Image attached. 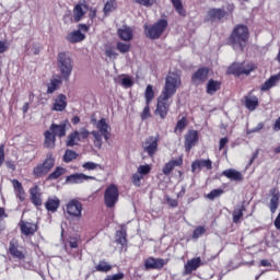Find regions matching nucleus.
Listing matches in <instances>:
<instances>
[{
  "label": "nucleus",
  "mask_w": 280,
  "mask_h": 280,
  "mask_svg": "<svg viewBox=\"0 0 280 280\" xmlns=\"http://www.w3.org/2000/svg\"><path fill=\"white\" fill-rule=\"evenodd\" d=\"M39 51H40V45L34 44L33 45V54L36 56L39 54Z\"/></svg>",
  "instance_id": "nucleus-62"
},
{
  "label": "nucleus",
  "mask_w": 280,
  "mask_h": 280,
  "mask_svg": "<svg viewBox=\"0 0 280 280\" xmlns=\"http://www.w3.org/2000/svg\"><path fill=\"white\" fill-rule=\"evenodd\" d=\"M226 143H229V139L222 138V139L220 140L219 150H223V149H224V145H226Z\"/></svg>",
  "instance_id": "nucleus-61"
},
{
  "label": "nucleus",
  "mask_w": 280,
  "mask_h": 280,
  "mask_svg": "<svg viewBox=\"0 0 280 280\" xmlns=\"http://www.w3.org/2000/svg\"><path fill=\"white\" fill-rule=\"evenodd\" d=\"M65 108H67V96L65 94H60L55 100L52 110L61 113L62 110H65Z\"/></svg>",
  "instance_id": "nucleus-22"
},
{
  "label": "nucleus",
  "mask_w": 280,
  "mask_h": 280,
  "mask_svg": "<svg viewBox=\"0 0 280 280\" xmlns=\"http://www.w3.org/2000/svg\"><path fill=\"white\" fill-rule=\"evenodd\" d=\"M273 130L276 132H279V130H280V117L276 120V122L273 125Z\"/></svg>",
  "instance_id": "nucleus-63"
},
{
  "label": "nucleus",
  "mask_w": 280,
  "mask_h": 280,
  "mask_svg": "<svg viewBox=\"0 0 280 280\" xmlns=\"http://www.w3.org/2000/svg\"><path fill=\"white\" fill-rule=\"evenodd\" d=\"M10 50V42L7 39L0 40V54H5V51Z\"/></svg>",
  "instance_id": "nucleus-50"
},
{
  "label": "nucleus",
  "mask_w": 280,
  "mask_h": 280,
  "mask_svg": "<svg viewBox=\"0 0 280 280\" xmlns=\"http://www.w3.org/2000/svg\"><path fill=\"white\" fill-rule=\"evenodd\" d=\"M222 176H225V178H229L230 180H243L244 178L242 174L234 168L223 171Z\"/></svg>",
  "instance_id": "nucleus-28"
},
{
  "label": "nucleus",
  "mask_w": 280,
  "mask_h": 280,
  "mask_svg": "<svg viewBox=\"0 0 280 280\" xmlns=\"http://www.w3.org/2000/svg\"><path fill=\"white\" fill-rule=\"evenodd\" d=\"M185 126H187V120L182 118L176 125V130H185Z\"/></svg>",
  "instance_id": "nucleus-57"
},
{
  "label": "nucleus",
  "mask_w": 280,
  "mask_h": 280,
  "mask_svg": "<svg viewBox=\"0 0 280 280\" xmlns=\"http://www.w3.org/2000/svg\"><path fill=\"white\" fill-rule=\"evenodd\" d=\"M120 84L121 86H124V89H130V86H132V84H135V81H132V78L122 74L120 75Z\"/></svg>",
  "instance_id": "nucleus-40"
},
{
  "label": "nucleus",
  "mask_w": 280,
  "mask_h": 280,
  "mask_svg": "<svg viewBox=\"0 0 280 280\" xmlns=\"http://www.w3.org/2000/svg\"><path fill=\"white\" fill-rule=\"evenodd\" d=\"M74 159H78V153L71 150H67L63 155V161L66 163H71V161H74Z\"/></svg>",
  "instance_id": "nucleus-44"
},
{
  "label": "nucleus",
  "mask_w": 280,
  "mask_h": 280,
  "mask_svg": "<svg viewBox=\"0 0 280 280\" xmlns=\"http://www.w3.org/2000/svg\"><path fill=\"white\" fill-rule=\"evenodd\" d=\"M221 83L220 81H215L213 79L209 80L207 83V93L208 95H214L220 91Z\"/></svg>",
  "instance_id": "nucleus-30"
},
{
  "label": "nucleus",
  "mask_w": 280,
  "mask_h": 280,
  "mask_svg": "<svg viewBox=\"0 0 280 280\" xmlns=\"http://www.w3.org/2000/svg\"><path fill=\"white\" fill-rule=\"evenodd\" d=\"M202 166H200V161H196L191 164L192 172H196V170H201Z\"/></svg>",
  "instance_id": "nucleus-60"
},
{
  "label": "nucleus",
  "mask_w": 280,
  "mask_h": 280,
  "mask_svg": "<svg viewBox=\"0 0 280 280\" xmlns=\"http://www.w3.org/2000/svg\"><path fill=\"white\" fill-rule=\"evenodd\" d=\"M12 184H13L15 194H18L20 200H23V198H24V197H23V196H24L23 185H21L20 182L16 180V179H13V180H12Z\"/></svg>",
  "instance_id": "nucleus-41"
},
{
  "label": "nucleus",
  "mask_w": 280,
  "mask_h": 280,
  "mask_svg": "<svg viewBox=\"0 0 280 280\" xmlns=\"http://www.w3.org/2000/svg\"><path fill=\"white\" fill-rule=\"evenodd\" d=\"M45 148L54 149L56 148V136L50 131L47 130L45 133Z\"/></svg>",
  "instance_id": "nucleus-31"
},
{
  "label": "nucleus",
  "mask_w": 280,
  "mask_h": 280,
  "mask_svg": "<svg viewBox=\"0 0 280 280\" xmlns=\"http://www.w3.org/2000/svg\"><path fill=\"white\" fill-rule=\"evenodd\" d=\"M88 11H89V8H86V4H77L73 11L74 21L77 23L79 21H82V18L86 14Z\"/></svg>",
  "instance_id": "nucleus-25"
},
{
  "label": "nucleus",
  "mask_w": 280,
  "mask_h": 280,
  "mask_svg": "<svg viewBox=\"0 0 280 280\" xmlns=\"http://www.w3.org/2000/svg\"><path fill=\"white\" fill-rule=\"evenodd\" d=\"M135 1L140 5H144V8H151V5H154V0H135Z\"/></svg>",
  "instance_id": "nucleus-54"
},
{
  "label": "nucleus",
  "mask_w": 280,
  "mask_h": 280,
  "mask_svg": "<svg viewBox=\"0 0 280 280\" xmlns=\"http://www.w3.org/2000/svg\"><path fill=\"white\" fill-rule=\"evenodd\" d=\"M124 279V273L122 272H118L115 275H109L105 278V280H121Z\"/></svg>",
  "instance_id": "nucleus-55"
},
{
  "label": "nucleus",
  "mask_w": 280,
  "mask_h": 280,
  "mask_svg": "<svg viewBox=\"0 0 280 280\" xmlns=\"http://www.w3.org/2000/svg\"><path fill=\"white\" fill-rule=\"evenodd\" d=\"M275 226H276V229L280 230V212H279L278 217L275 220Z\"/></svg>",
  "instance_id": "nucleus-64"
},
{
  "label": "nucleus",
  "mask_w": 280,
  "mask_h": 280,
  "mask_svg": "<svg viewBox=\"0 0 280 280\" xmlns=\"http://www.w3.org/2000/svg\"><path fill=\"white\" fill-rule=\"evenodd\" d=\"M226 16V11L223 9H210L207 13L208 21H220Z\"/></svg>",
  "instance_id": "nucleus-21"
},
{
  "label": "nucleus",
  "mask_w": 280,
  "mask_h": 280,
  "mask_svg": "<svg viewBox=\"0 0 280 280\" xmlns=\"http://www.w3.org/2000/svg\"><path fill=\"white\" fill-rule=\"evenodd\" d=\"M60 84H62V80L60 79V77L52 78L47 84V93H55V91H58V86H60Z\"/></svg>",
  "instance_id": "nucleus-32"
},
{
  "label": "nucleus",
  "mask_w": 280,
  "mask_h": 280,
  "mask_svg": "<svg viewBox=\"0 0 280 280\" xmlns=\"http://www.w3.org/2000/svg\"><path fill=\"white\" fill-rule=\"evenodd\" d=\"M89 130L86 128H81L79 131H73L71 132L66 141V145L68 148H73V145H78V143L84 139H89Z\"/></svg>",
  "instance_id": "nucleus-8"
},
{
  "label": "nucleus",
  "mask_w": 280,
  "mask_h": 280,
  "mask_svg": "<svg viewBox=\"0 0 280 280\" xmlns=\"http://www.w3.org/2000/svg\"><path fill=\"white\" fill-rule=\"evenodd\" d=\"M178 86H180V77L176 73H170L165 79V85L161 95L172 98L173 95H176Z\"/></svg>",
  "instance_id": "nucleus-5"
},
{
  "label": "nucleus",
  "mask_w": 280,
  "mask_h": 280,
  "mask_svg": "<svg viewBox=\"0 0 280 280\" xmlns=\"http://www.w3.org/2000/svg\"><path fill=\"white\" fill-rule=\"evenodd\" d=\"M166 264L164 259L150 257L144 260V268L145 270H161Z\"/></svg>",
  "instance_id": "nucleus-13"
},
{
  "label": "nucleus",
  "mask_w": 280,
  "mask_h": 280,
  "mask_svg": "<svg viewBox=\"0 0 280 280\" xmlns=\"http://www.w3.org/2000/svg\"><path fill=\"white\" fill-rule=\"evenodd\" d=\"M68 126H69V120H65L59 125L52 124L49 130L55 137H66Z\"/></svg>",
  "instance_id": "nucleus-17"
},
{
  "label": "nucleus",
  "mask_w": 280,
  "mask_h": 280,
  "mask_svg": "<svg viewBox=\"0 0 280 280\" xmlns=\"http://www.w3.org/2000/svg\"><path fill=\"white\" fill-rule=\"evenodd\" d=\"M209 78V69L208 68H199L191 77L192 82L198 84H203V82H207V79Z\"/></svg>",
  "instance_id": "nucleus-15"
},
{
  "label": "nucleus",
  "mask_w": 280,
  "mask_h": 280,
  "mask_svg": "<svg viewBox=\"0 0 280 280\" xmlns=\"http://www.w3.org/2000/svg\"><path fill=\"white\" fill-rule=\"evenodd\" d=\"M170 100V96H164L163 94H160L158 97V105L154 113L161 117V119H165V117H167L170 106H172V101Z\"/></svg>",
  "instance_id": "nucleus-7"
},
{
  "label": "nucleus",
  "mask_w": 280,
  "mask_h": 280,
  "mask_svg": "<svg viewBox=\"0 0 280 280\" xmlns=\"http://www.w3.org/2000/svg\"><path fill=\"white\" fill-rule=\"evenodd\" d=\"M142 148L149 156H154L159 150V136L149 137L142 144Z\"/></svg>",
  "instance_id": "nucleus-12"
},
{
  "label": "nucleus",
  "mask_w": 280,
  "mask_h": 280,
  "mask_svg": "<svg viewBox=\"0 0 280 280\" xmlns=\"http://www.w3.org/2000/svg\"><path fill=\"white\" fill-rule=\"evenodd\" d=\"M253 71H255V65L253 63H249L247 66H244L243 63H233L229 68V73H233L234 75H242L243 73L245 75H248Z\"/></svg>",
  "instance_id": "nucleus-11"
},
{
  "label": "nucleus",
  "mask_w": 280,
  "mask_h": 280,
  "mask_svg": "<svg viewBox=\"0 0 280 280\" xmlns=\"http://www.w3.org/2000/svg\"><path fill=\"white\" fill-rule=\"evenodd\" d=\"M9 253L15 259H20V260L25 259V253L19 249V241L16 238H13L10 241Z\"/></svg>",
  "instance_id": "nucleus-14"
},
{
  "label": "nucleus",
  "mask_w": 280,
  "mask_h": 280,
  "mask_svg": "<svg viewBox=\"0 0 280 280\" xmlns=\"http://www.w3.org/2000/svg\"><path fill=\"white\" fill-rule=\"evenodd\" d=\"M116 47L120 54H128V51H130V44H124L119 42Z\"/></svg>",
  "instance_id": "nucleus-48"
},
{
  "label": "nucleus",
  "mask_w": 280,
  "mask_h": 280,
  "mask_svg": "<svg viewBox=\"0 0 280 280\" xmlns=\"http://www.w3.org/2000/svg\"><path fill=\"white\" fill-rule=\"evenodd\" d=\"M224 194V190L222 189H214L210 194L207 195V198L209 200H215V198H220Z\"/></svg>",
  "instance_id": "nucleus-45"
},
{
  "label": "nucleus",
  "mask_w": 280,
  "mask_h": 280,
  "mask_svg": "<svg viewBox=\"0 0 280 280\" xmlns=\"http://www.w3.org/2000/svg\"><path fill=\"white\" fill-rule=\"evenodd\" d=\"M95 270L97 272H110L113 270V265L108 264L106 260H101L95 266Z\"/></svg>",
  "instance_id": "nucleus-37"
},
{
  "label": "nucleus",
  "mask_w": 280,
  "mask_h": 280,
  "mask_svg": "<svg viewBox=\"0 0 280 280\" xmlns=\"http://www.w3.org/2000/svg\"><path fill=\"white\" fill-rule=\"evenodd\" d=\"M171 3L173 8L175 9V12L179 14V16H187V11L185 10V7L183 5L182 0H171Z\"/></svg>",
  "instance_id": "nucleus-34"
},
{
  "label": "nucleus",
  "mask_w": 280,
  "mask_h": 280,
  "mask_svg": "<svg viewBox=\"0 0 280 280\" xmlns=\"http://www.w3.org/2000/svg\"><path fill=\"white\" fill-rule=\"evenodd\" d=\"M54 165H56V159H54L51 155H48L42 165H38L34 168L35 176H45L46 174H49Z\"/></svg>",
  "instance_id": "nucleus-9"
},
{
  "label": "nucleus",
  "mask_w": 280,
  "mask_h": 280,
  "mask_svg": "<svg viewBox=\"0 0 280 280\" xmlns=\"http://www.w3.org/2000/svg\"><path fill=\"white\" fill-rule=\"evenodd\" d=\"M245 106L247 110H255L257 106H259V98L249 93L247 96H245Z\"/></svg>",
  "instance_id": "nucleus-24"
},
{
  "label": "nucleus",
  "mask_w": 280,
  "mask_h": 280,
  "mask_svg": "<svg viewBox=\"0 0 280 280\" xmlns=\"http://www.w3.org/2000/svg\"><path fill=\"white\" fill-rule=\"evenodd\" d=\"M82 167H84V170H89V171H93L100 167V164L94 163V162H86L82 165Z\"/></svg>",
  "instance_id": "nucleus-53"
},
{
  "label": "nucleus",
  "mask_w": 280,
  "mask_h": 280,
  "mask_svg": "<svg viewBox=\"0 0 280 280\" xmlns=\"http://www.w3.org/2000/svg\"><path fill=\"white\" fill-rule=\"evenodd\" d=\"M96 128L98 131H92V135L94 137L96 148H102V137H104L105 141L110 139V125H108L106 118H102L97 121Z\"/></svg>",
  "instance_id": "nucleus-2"
},
{
  "label": "nucleus",
  "mask_w": 280,
  "mask_h": 280,
  "mask_svg": "<svg viewBox=\"0 0 280 280\" xmlns=\"http://www.w3.org/2000/svg\"><path fill=\"white\" fill-rule=\"evenodd\" d=\"M70 218H82V203L75 199L70 200L65 208Z\"/></svg>",
  "instance_id": "nucleus-10"
},
{
  "label": "nucleus",
  "mask_w": 280,
  "mask_h": 280,
  "mask_svg": "<svg viewBox=\"0 0 280 280\" xmlns=\"http://www.w3.org/2000/svg\"><path fill=\"white\" fill-rule=\"evenodd\" d=\"M200 264H202V259H200V257L188 260L184 266V275H191L194 270H198V268H200Z\"/></svg>",
  "instance_id": "nucleus-18"
},
{
  "label": "nucleus",
  "mask_w": 280,
  "mask_h": 280,
  "mask_svg": "<svg viewBox=\"0 0 280 280\" xmlns=\"http://www.w3.org/2000/svg\"><path fill=\"white\" fill-rule=\"evenodd\" d=\"M20 229L23 235H34L35 232L38 231L36 223H32L30 221H21Z\"/></svg>",
  "instance_id": "nucleus-19"
},
{
  "label": "nucleus",
  "mask_w": 280,
  "mask_h": 280,
  "mask_svg": "<svg viewBox=\"0 0 280 280\" xmlns=\"http://www.w3.org/2000/svg\"><path fill=\"white\" fill-rule=\"evenodd\" d=\"M279 198H280L279 191H275L269 203V209L271 213L277 212V209L279 207Z\"/></svg>",
  "instance_id": "nucleus-36"
},
{
  "label": "nucleus",
  "mask_w": 280,
  "mask_h": 280,
  "mask_svg": "<svg viewBox=\"0 0 280 280\" xmlns=\"http://www.w3.org/2000/svg\"><path fill=\"white\" fill-rule=\"evenodd\" d=\"M116 242L120 244V246H126V233L119 231L116 233Z\"/></svg>",
  "instance_id": "nucleus-46"
},
{
  "label": "nucleus",
  "mask_w": 280,
  "mask_h": 280,
  "mask_svg": "<svg viewBox=\"0 0 280 280\" xmlns=\"http://www.w3.org/2000/svg\"><path fill=\"white\" fill-rule=\"evenodd\" d=\"M178 165H183V160H172L165 164L162 172L163 174H165V176H170V174H172V171Z\"/></svg>",
  "instance_id": "nucleus-29"
},
{
  "label": "nucleus",
  "mask_w": 280,
  "mask_h": 280,
  "mask_svg": "<svg viewBox=\"0 0 280 280\" xmlns=\"http://www.w3.org/2000/svg\"><path fill=\"white\" fill-rule=\"evenodd\" d=\"M131 180L136 187H141V180H143V175H140V173H135L131 177Z\"/></svg>",
  "instance_id": "nucleus-47"
},
{
  "label": "nucleus",
  "mask_w": 280,
  "mask_h": 280,
  "mask_svg": "<svg viewBox=\"0 0 280 280\" xmlns=\"http://www.w3.org/2000/svg\"><path fill=\"white\" fill-rule=\"evenodd\" d=\"M244 217V207L237 208L233 211V222L237 223Z\"/></svg>",
  "instance_id": "nucleus-43"
},
{
  "label": "nucleus",
  "mask_w": 280,
  "mask_h": 280,
  "mask_svg": "<svg viewBox=\"0 0 280 280\" xmlns=\"http://www.w3.org/2000/svg\"><path fill=\"white\" fill-rule=\"evenodd\" d=\"M150 116H151L150 105L147 104V106L143 108V112L141 114V119H148Z\"/></svg>",
  "instance_id": "nucleus-56"
},
{
  "label": "nucleus",
  "mask_w": 280,
  "mask_h": 280,
  "mask_svg": "<svg viewBox=\"0 0 280 280\" xmlns=\"http://www.w3.org/2000/svg\"><path fill=\"white\" fill-rule=\"evenodd\" d=\"M117 8V0H107L103 9L104 14H110Z\"/></svg>",
  "instance_id": "nucleus-39"
},
{
  "label": "nucleus",
  "mask_w": 280,
  "mask_h": 280,
  "mask_svg": "<svg viewBox=\"0 0 280 280\" xmlns=\"http://www.w3.org/2000/svg\"><path fill=\"white\" fill-rule=\"evenodd\" d=\"M63 174H67V168L58 166L55 172H52L48 176V180H56L57 178H60V176H63Z\"/></svg>",
  "instance_id": "nucleus-38"
},
{
  "label": "nucleus",
  "mask_w": 280,
  "mask_h": 280,
  "mask_svg": "<svg viewBox=\"0 0 280 280\" xmlns=\"http://www.w3.org/2000/svg\"><path fill=\"white\" fill-rule=\"evenodd\" d=\"M199 165L201 167H207V170H211V160H199Z\"/></svg>",
  "instance_id": "nucleus-58"
},
{
  "label": "nucleus",
  "mask_w": 280,
  "mask_h": 280,
  "mask_svg": "<svg viewBox=\"0 0 280 280\" xmlns=\"http://www.w3.org/2000/svg\"><path fill=\"white\" fill-rule=\"evenodd\" d=\"M105 54H106L107 58H109L110 60H115L119 56V54H117V51H115V48H107L105 50Z\"/></svg>",
  "instance_id": "nucleus-51"
},
{
  "label": "nucleus",
  "mask_w": 280,
  "mask_h": 280,
  "mask_svg": "<svg viewBox=\"0 0 280 280\" xmlns=\"http://www.w3.org/2000/svg\"><path fill=\"white\" fill-rule=\"evenodd\" d=\"M58 69L62 78L69 79L73 71V59L70 52H59L57 57Z\"/></svg>",
  "instance_id": "nucleus-3"
},
{
  "label": "nucleus",
  "mask_w": 280,
  "mask_h": 280,
  "mask_svg": "<svg viewBox=\"0 0 280 280\" xmlns=\"http://www.w3.org/2000/svg\"><path fill=\"white\" fill-rule=\"evenodd\" d=\"M95 177L84 175L82 173L79 174H72L66 178V183L69 185H79L80 183H84V180H94Z\"/></svg>",
  "instance_id": "nucleus-16"
},
{
  "label": "nucleus",
  "mask_w": 280,
  "mask_h": 280,
  "mask_svg": "<svg viewBox=\"0 0 280 280\" xmlns=\"http://www.w3.org/2000/svg\"><path fill=\"white\" fill-rule=\"evenodd\" d=\"M31 200L35 207H40V205H43V199L40 198V189L38 186L31 188Z\"/></svg>",
  "instance_id": "nucleus-26"
},
{
  "label": "nucleus",
  "mask_w": 280,
  "mask_h": 280,
  "mask_svg": "<svg viewBox=\"0 0 280 280\" xmlns=\"http://www.w3.org/2000/svg\"><path fill=\"white\" fill-rule=\"evenodd\" d=\"M231 40L233 48L242 51L248 43V28L244 25L236 26L231 35Z\"/></svg>",
  "instance_id": "nucleus-1"
},
{
  "label": "nucleus",
  "mask_w": 280,
  "mask_h": 280,
  "mask_svg": "<svg viewBox=\"0 0 280 280\" xmlns=\"http://www.w3.org/2000/svg\"><path fill=\"white\" fill-rule=\"evenodd\" d=\"M84 38V34L80 31H73L67 36V40H69V43H82Z\"/></svg>",
  "instance_id": "nucleus-33"
},
{
  "label": "nucleus",
  "mask_w": 280,
  "mask_h": 280,
  "mask_svg": "<svg viewBox=\"0 0 280 280\" xmlns=\"http://www.w3.org/2000/svg\"><path fill=\"white\" fill-rule=\"evenodd\" d=\"M151 170L152 167L149 164L140 165L138 167V174H140L141 176H145L149 172H151Z\"/></svg>",
  "instance_id": "nucleus-49"
},
{
  "label": "nucleus",
  "mask_w": 280,
  "mask_h": 280,
  "mask_svg": "<svg viewBox=\"0 0 280 280\" xmlns=\"http://www.w3.org/2000/svg\"><path fill=\"white\" fill-rule=\"evenodd\" d=\"M117 34L121 40H132V28L129 26H122L118 28Z\"/></svg>",
  "instance_id": "nucleus-27"
},
{
  "label": "nucleus",
  "mask_w": 280,
  "mask_h": 280,
  "mask_svg": "<svg viewBox=\"0 0 280 280\" xmlns=\"http://www.w3.org/2000/svg\"><path fill=\"white\" fill-rule=\"evenodd\" d=\"M145 102L150 105V102L154 100V89L152 85H148L144 92Z\"/></svg>",
  "instance_id": "nucleus-42"
},
{
  "label": "nucleus",
  "mask_w": 280,
  "mask_h": 280,
  "mask_svg": "<svg viewBox=\"0 0 280 280\" xmlns=\"http://www.w3.org/2000/svg\"><path fill=\"white\" fill-rule=\"evenodd\" d=\"M60 207V199L58 197H49L45 202V208L47 211H51L52 213L58 211Z\"/></svg>",
  "instance_id": "nucleus-23"
},
{
  "label": "nucleus",
  "mask_w": 280,
  "mask_h": 280,
  "mask_svg": "<svg viewBox=\"0 0 280 280\" xmlns=\"http://www.w3.org/2000/svg\"><path fill=\"white\" fill-rule=\"evenodd\" d=\"M280 80V75L279 74H275L272 75L270 79H268L262 85H261V91H268L270 89H272V86H275V84H277V82H279Z\"/></svg>",
  "instance_id": "nucleus-35"
},
{
  "label": "nucleus",
  "mask_w": 280,
  "mask_h": 280,
  "mask_svg": "<svg viewBox=\"0 0 280 280\" xmlns=\"http://www.w3.org/2000/svg\"><path fill=\"white\" fill-rule=\"evenodd\" d=\"M196 143H198V131L190 130L185 138L186 151L189 152V150H191V147L196 145Z\"/></svg>",
  "instance_id": "nucleus-20"
},
{
  "label": "nucleus",
  "mask_w": 280,
  "mask_h": 280,
  "mask_svg": "<svg viewBox=\"0 0 280 280\" xmlns=\"http://www.w3.org/2000/svg\"><path fill=\"white\" fill-rule=\"evenodd\" d=\"M264 128V124H258L254 129L247 130V135H250L252 132H259Z\"/></svg>",
  "instance_id": "nucleus-59"
},
{
  "label": "nucleus",
  "mask_w": 280,
  "mask_h": 280,
  "mask_svg": "<svg viewBox=\"0 0 280 280\" xmlns=\"http://www.w3.org/2000/svg\"><path fill=\"white\" fill-rule=\"evenodd\" d=\"M105 206L108 209H113L117 202H119V188L115 186V184L109 185L104 195Z\"/></svg>",
  "instance_id": "nucleus-6"
},
{
  "label": "nucleus",
  "mask_w": 280,
  "mask_h": 280,
  "mask_svg": "<svg viewBox=\"0 0 280 280\" xmlns=\"http://www.w3.org/2000/svg\"><path fill=\"white\" fill-rule=\"evenodd\" d=\"M167 25L168 23L165 19L159 20L151 26L145 25V36H148V38H151L152 40H156V38H161V36H163L165 30H167Z\"/></svg>",
  "instance_id": "nucleus-4"
},
{
  "label": "nucleus",
  "mask_w": 280,
  "mask_h": 280,
  "mask_svg": "<svg viewBox=\"0 0 280 280\" xmlns=\"http://www.w3.org/2000/svg\"><path fill=\"white\" fill-rule=\"evenodd\" d=\"M207 230H205V226H198L192 234L194 240H198L201 235H205Z\"/></svg>",
  "instance_id": "nucleus-52"
}]
</instances>
